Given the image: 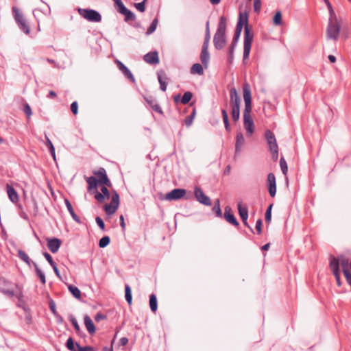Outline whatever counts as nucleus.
Returning <instances> with one entry per match:
<instances>
[{"instance_id":"obj_1","label":"nucleus","mask_w":351,"mask_h":351,"mask_svg":"<svg viewBox=\"0 0 351 351\" xmlns=\"http://www.w3.org/2000/svg\"><path fill=\"white\" fill-rule=\"evenodd\" d=\"M226 25L227 19L225 16L223 15L219 18L217 29L213 37L214 46L217 50L222 49L226 45Z\"/></svg>"},{"instance_id":"obj_2","label":"nucleus","mask_w":351,"mask_h":351,"mask_svg":"<svg viewBox=\"0 0 351 351\" xmlns=\"http://www.w3.org/2000/svg\"><path fill=\"white\" fill-rule=\"evenodd\" d=\"M12 10L14 20L20 30L25 34H29L30 32V27L28 25L22 12H21L19 9L15 6L12 7Z\"/></svg>"},{"instance_id":"obj_3","label":"nucleus","mask_w":351,"mask_h":351,"mask_svg":"<svg viewBox=\"0 0 351 351\" xmlns=\"http://www.w3.org/2000/svg\"><path fill=\"white\" fill-rule=\"evenodd\" d=\"M254 34L250 26L245 27L244 42H243V60L247 59L250 56Z\"/></svg>"},{"instance_id":"obj_4","label":"nucleus","mask_w":351,"mask_h":351,"mask_svg":"<svg viewBox=\"0 0 351 351\" xmlns=\"http://www.w3.org/2000/svg\"><path fill=\"white\" fill-rule=\"evenodd\" d=\"M120 204L119 195L116 190H112V195L110 204L104 206V210L107 215L110 216L116 213Z\"/></svg>"},{"instance_id":"obj_5","label":"nucleus","mask_w":351,"mask_h":351,"mask_svg":"<svg viewBox=\"0 0 351 351\" xmlns=\"http://www.w3.org/2000/svg\"><path fill=\"white\" fill-rule=\"evenodd\" d=\"M78 13L88 21L99 23L101 21V14L95 10L87 8H78Z\"/></svg>"},{"instance_id":"obj_6","label":"nucleus","mask_w":351,"mask_h":351,"mask_svg":"<svg viewBox=\"0 0 351 351\" xmlns=\"http://www.w3.org/2000/svg\"><path fill=\"white\" fill-rule=\"evenodd\" d=\"M340 32V25L335 19V21H333L330 18L329 19L328 25L327 27V37L330 39H333L335 40H337L339 38Z\"/></svg>"},{"instance_id":"obj_7","label":"nucleus","mask_w":351,"mask_h":351,"mask_svg":"<svg viewBox=\"0 0 351 351\" xmlns=\"http://www.w3.org/2000/svg\"><path fill=\"white\" fill-rule=\"evenodd\" d=\"M186 194V191L185 189L177 188L167 193L165 195V199L169 201H176L179 200L183 197H185L186 199H189L191 197H192L191 194L185 197Z\"/></svg>"},{"instance_id":"obj_8","label":"nucleus","mask_w":351,"mask_h":351,"mask_svg":"<svg viewBox=\"0 0 351 351\" xmlns=\"http://www.w3.org/2000/svg\"><path fill=\"white\" fill-rule=\"evenodd\" d=\"M241 97H239L235 87L230 89V106L231 110H240Z\"/></svg>"},{"instance_id":"obj_9","label":"nucleus","mask_w":351,"mask_h":351,"mask_svg":"<svg viewBox=\"0 0 351 351\" xmlns=\"http://www.w3.org/2000/svg\"><path fill=\"white\" fill-rule=\"evenodd\" d=\"M66 347L70 351H94L90 346L82 347L78 343H75L72 337H69L66 342Z\"/></svg>"},{"instance_id":"obj_10","label":"nucleus","mask_w":351,"mask_h":351,"mask_svg":"<svg viewBox=\"0 0 351 351\" xmlns=\"http://www.w3.org/2000/svg\"><path fill=\"white\" fill-rule=\"evenodd\" d=\"M194 195L195 198L199 203L205 206L211 205L212 203L210 197L204 194L201 188L196 186L195 188Z\"/></svg>"},{"instance_id":"obj_11","label":"nucleus","mask_w":351,"mask_h":351,"mask_svg":"<svg viewBox=\"0 0 351 351\" xmlns=\"http://www.w3.org/2000/svg\"><path fill=\"white\" fill-rule=\"evenodd\" d=\"M267 186L270 196L271 197H275L276 194V181L273 173H269L267 175Z\"/></svg>"},{"instance_id":"obj_12","label":"nucleus","mask_w":351,"mask_h":351,"mask_svg":"<svg viewBox=\"0 0 351 351\" xmlns=\"http://www.w3.org/2000/svg\"><path fill=\"white\" fill-rule=\"evenodd\" d=\"M223 217L227 222L232 226L235 227L239 226V223L232 213L231 208L228 206H226L224 208Z\"/></svg>"},{"instance_id":"obj_13","label":"nucleus","mask_w":351,"mask_h":351,"mask_svg":"<svg viewBox=\"0 0 351 351\" xmlns=\"http://www.w3.org/2000/svg\"><path fill=\"white\" fill-rule=\"evenodd\" d=\"M100 189L101 192H99L97 190L94 193V197L98 202L103 203L106 199L110 198V193L108 188L104 186H101Z\"/></svg>"},{"instance_id":"obj_14","label":"nucleus","mask_w":351,"mask_h":351,"mask_svg":"<svg viewBox=\"0 0 351 351\" xmlns=\"http://www.w3.org/2000/svg\"><path fill=\"white\" fill-rule=\"evenodd\" d=\"M62 244V241L58 238H48L47 239V245L49 250L51 253H56Z\"/></svg>"},{"instance_id":"obj_15","label":"nucleus","mask_w":351,"mask_h":351,"mask_svg":"<svg viewBox=\"0 0 351 351\" xmlns=\"http://www.w3.org/2000/svg\"><path fill=\"white\" fill-rule=\"evenodd\" d=\"M265 137L269 146V149H277L278 147L274 134L269 130L265 132Z\"/></svg>"},{"instance_id":"obj_16","label":"nucleus","mask_w":351,"mask_h":351,"mask_svg":"<svg viewBox=\"0 0 351 351\" xmlns=\"http://www.w3.org/2000/svg\"><path fill=\"white\" fill-rule=\"evenodd\" d=\"M143 60L149 64H158L160 62L158 53L157 51L148 52L143 56Z\"/></svg>"},{"instance_id":"obj_17","label":"nucleus","mask_w":351,"mask_h":351,"mask_svg":"<svg viewBox=\"0 0 351 351\" xmlns=\"http://www.w3.org/2000/svg\"><path fill=\"white\" fill-rule=\"evenodd\" d=\"M243 126L246 130V136H252L254 131V123L251 116L243 117Z\"/></svg>"},{"instance_id":"obj_18","label":"nucleus","mask_w":351,"mask_h":351,"mask_svg":"<svg viewBox=\"0 0 351 351\" xmlns=\"http://www.w3.org/2000/svg\"><path fill=\"white\" fill-rule=\"evenodd\" d=\"M116 63L119 69L122 72L124 76L129 79L132 83L135 82V78L130 70L120 60H117Z\"/></svg>"},{"instance_id":"obj_19","label":"nucleus","mask_w":351,"mask_h":351,"mask_svg":"<svg viewBox=\"0 0 351 351\" xmlns=\"http://www.w3.org/2000/svg\"><path fill=\"white\" fill-rule=\"evenodd\" d=\"M144 99L146 103L148 104L149 107L151 108L154 112H158L162 115L163 114V111L161 107L153 97L149 96L144 97Z\"/></svg>"},{"instance_id":"obj_20","label":"nucleus","mask_w":351,"mask_h":351,"mask_svg":"<svg viewBox=\"0 0 351 351\" xmlns=\"http://www.w3.org/2000/svg\"><path fill=\"white\" fill-rule=\"evenodd\" d=\"M86 182L88 183V191L91 193L94 194L95 192H97V186L99 185V181L97 180V178L95 176H90L86 178Z\"/></svg>"},{"instance_id":"obj_21","label":"nucleus","mask_w":351,"mask_h":351,"mask_svg":"<svg viewBox=\"0 0 351 351\" xmlns=\"http://www.w3.org/2000/svg\"><path fill=\"white\" fill-rule=\"evenodd\" d=\"M200 60L204 66V69H207L208 66V63L210 60V53L208 51V47H202V51L200 53Z\"/></svg>"},{"instance_id":"obj_22","label":"nucleus","mask_w":351,"mask_h":351,"mask_svg":"<svg viewBox=\"0 0 351 351\" xmlns=\"http://www.w3.org/2000/svg\"><path fill=\"white\" fill-rule=\"evenodd\" d=\"M6 191L10 200L12 203L15 204L18 202L19 199L18 193L12 185L9 184H6Z\"/></svg>"},{"instance_id":"obj_23","label":"nucleus","mask_w":351,"mask_h":351,"mask_svg":"<svg viewBox=\"0 0 351 351\" xmlns=\"http://www.w3.org/2000/svg\"><path fill=\"white\" fill-rule=\"evenodd\" d=\"M243 97L244 103H250L252 102V91L251 87L249 83L245 82L243 84Z\"/></svg>"},{"instance_id":"obj_24","label":"nucleus","mask_w":351,"mask_h":351,"mask_svg":"<svg viewBox=\"0 0 351 351\" xmlns=\"http://www.w3.org/2000/svg\"><path fill=\"white\" fill-rule=\"evenodd\" d=\"M330 269L332 271L333 274H337L340 273L339 269V261L334 256H331L330 258V263H329Z\"/></svg>"},{"instance_id":"obj_25","label":"nucleus","mask_w":351,"mask_h":351,"mask_svg":"<svg viewBox=\"0 0 351 351\" xmlns=\"http://www.w3.org/2000/svg\"><path fill=\"white\" fill-rule=\"evenodd\" d=\"M244 143H245V138H244L243 134L241 132H237V136H236V143H235V154H238L240 152Z\"/></svg>"},{"instance_id":"obj_26","label":"nucleus","mask_w":351,"mask_h":351,"mask_svg":"<svg viewBox=\"0 0 351 351\" xmlns=\"http://www.w3.org/2000/svg\"><path fill=\"white\" fill-rule=\"evenodd\" d=\"M64 203H65L66 207L68 211L69 212L71 216L72 217L73 219L77 223H82L81 219L75 214L70 201L67 198H65Z\"/></svg>"},{"instance_id":"obj_27","label":"nucleus","mask_w":351,"mask_h":351,"mask_svg":"<svg viewBox=\"0 0 351 351\" xmlns=\"http://www.w3.org/2000/svg\"><path fill=\"white\" fill-rule=\"evenodd\" d=\"M84 325L86 328V330L90 335H93L96 331L95 326L91 319V318L88 315H86L84 317Z\"/></svg>"},{"instance_id":"obj_28","label":"nucleus","mask_w":351,"mask_h":351,"mask_svg":"<svg viewBox=\"0 0 351 351\" xmlns=\"http://www.w3.org/2000/svg\"><path fill=\"white\" fill-rule=\"evenodd\" d=\"M243 27L246 26H250L248 24V15L246 12L242 13L240 12L239 15L238 21L236 26H239Z\"/></svg>"},{"instance_id":"obj_29","label":"nucleus","mask_w":351,"mask_h":351,"mask_svg":"<svg viewBox=\"0 0 351 351\" xmlns=\"http://www.w3.org/2000/svg\"><path fill=\"white\" fill-rule=\"evenodd\" d=\"M32 265L34 267L36 274L39 278L40 282L43 285H45L46 278H45V275L44 272L38 267L36 263L32 262Z\"/></svg>"},{"instance_id":"obj_30","label":"nucleus","mask_w":351,"mask_h":351,"mask_svg":"<svg viewBox=\"0 0 351 351\" xmlns=\"http://www.w3.org/2000/svg\"><path fill=\"white\" fill-rule=\"evenodd\" d=\"M70 321H71L73 326L74 327L76 333L80 337H86V334L82 331V330L80 327V325L77 323V319L73 316H72V315L70 316Z\"/></svg>"},{"instance_id":"obj_31","label":"nucleus","mask_w":351,"mask_h":351,"mask_svg":"<svg viewBox=\"0 0 351 351\" xmlns=\"http://www.w3.org/2000/svg\"><path fill=\"white\" fill-rule=\"evenodd\" d=\"M237 209H238V212L241 217V220L243 221V220L247 219L248 210H247V207L243 206L241 203L240 202L237 204Z\"/></svg>"},{"instance_id":"obj_32","label":"nucleus","mask_w":351,"mask_h":351,"mask_svg":"<svg viewBox=\"0 0 351 351\" xmlns=\"http://www.w3.org/2000/svg\"><path fill=\"white\" fill-rule=\"evenodd\" d=\"M18 256L24 261L29 267H31L32 262L29 258V256L26 254V252L22 250H19L17 252Z\"/></svg>"},{"instance_id":"obj_33","label":"nucleus","mask_w":351,"mask_h":351,"mask_svg":"<svg viewBox=\"0 0 351 351\" xmlns=\"http://www.w3.org/2000/svg\"><path fill=\"white\" fill-rule=\"evenodd\" d=\"M221 114H222V118H223V121L224 123L225 129L228 132H230L231 131V128H230V122H229L227 110L223 108L221 109Z\"/></svg>"},{"instance_id":"obj_34","label":"nucleus","mask_w":351,"mask_h":351,"mask_svg":"<svg viewBox=\"0 0 351 351\" xmlns=\"http://www.w3.org/2000/svg\"><path fill=\"white\" fill-rule=\"evenodd\" d=\"M149 306L153 313H155L158 309V302L156 295L152 293L149 295Z\"/></svg>"},{"instance_id":"obj_35","label":"nucleus","mask_w":351,"mask_h":351,"mask_svg":"<svg viewBox=\"0 0 351 351\" xmlns=\"http://www.w3.org/2000/svg\"><path fill=\"white\" fill-rule=\"evenodd\" d=\"M210 39V34L209 21H207L206 23L205 36H204V40L202 46L208 47Z\"/></svg>"},{"instance_id":"obj_36","label":"nucleus","mask_w":351,"mask_h":351,"mask_svg":"<svg viewBox=\"0 0 351 351\" xmlns=\"http://www.w3.org/2000/svg\"><path fill=\"white\" fill-rule=\"evenodd\" d=\"M203 67L204 66L202 64H200L199 63H195L191 68V73L201 75L204 73Z\"/></svg>"},{"instance_id":"obj_37","label":"nucleus","mask_w":351,"mask_h":351,"mask_svg":"<svg viewBox=\"0 0 351 351\" xmlns=\"http://www.w3.org/2000/svg\"><path fill=\"white\" fill-rule=\"evenodd\" d=\"M125 298L129 305L132 304V289L129 285H125Z\"/></svg>"},{"instance_id":"obj_38","label":"nucleus","mask_w":351,"mask_h":351,"mask_svg":"<svg viewBox=\"0 0 351 351\" xmlns=\"http://www.w3.org/2000/svg\"><path fill=\"white\" fill-rule=\"evenodd\" d=\"M69 291L72 294V295L76 299L81 298V291L78 289V287L69 285L68 286Z\"/></svg>"},{"instance_id":"obj_39","label":"nucleus","mask_w":351,"mask_h":351,"mask_svg":"<svg viewBox=\"0 0 351 351\" xmlns=\"http://www.w3.org/2000/svg\"><path fill=\"white\" fill-rule=\"evenodd\" d=\"M193 95V93L190 91L185 92L181 98L180 103L184 105L189 104L191 100Z\"/></svg>"},{"instance_id":"obj_40","label":"nucleus","mask_w":351,"mask_h":351,"mask_svg":"<svg viewBox=\"0 0 351 351\" xmlns=\"http://www.w3.org/2000/svg\"><path fill=\"white\" fill-rule=\"evenodd\" d=\"M123 15L125 16V21H134L136 20V15L130 10H127Z\"/></svg>"},{"instance_id":"obj_41","label":"nucleus","mask_w":351,"mask_h":351,"mask_svg":"<svg viewBox=\"0 0 351 351\" xmlns=\"http://www.w3.org/2000/svg\"><path fill=\"white\" fill-rule=\"evenodd\" d=\"M110 238L109 236H104L99 241V247L100 248H104L110 244Z\"/></svg>"},{"instance_id":"obj_42","label":"nucleus","mask_w":351,"mask_h":351,"mask_svg":"<svg viewBox=\"0 0 351 351\" xmlns=\"http://www.w3.org/2000/svg\"><path fill=\"white\" fill-rule=\"evenodd\" d=\"M273 23L275 25H280L282 24V13L280 10H277L273 17Z\"/></svg>"},{"instance_id":"obj_43","label":"nucleus","mask_w":351,"mask_h":351,"mask_svg":"<svg viewBox=\"0 0 351 351\" xmlns=\"http://www.w3.org/2000/svg\"><path fill=\"white\" fill-rule=\"evenodd\" d=\"M213 211L216 214V216L218 217H222V212L220 208L219 199H217L213 207Z\"/></svg>"},{"instance_id":"obj_44","label":"nucleus","mask_w":351,"mask_h":351,"mask_svg":"<svg viewBox=\"0 0 351 351\" xmlns=\"http://www.w3.org/2000/svg\"><path fill=\"white\" fill-rule=\"evenodd\" d=\"M272 207H273V204H270L267 210H266V212H265V221L267 223L269 224L271 223V210H272Z\"/></svg>"},{"instance_id":"obj_45","label":"nucleus","mask_w":351,"mask_h":351,"mask_svg":"<svg viewBox=\"0 0 351 351\" xmlns=\"http://www.w3.org/2000/svg\"><path fill=\"white\" fill-rule=\"evenodd\" d=\"M280 167L282 173L286 176L288 172V167L287 162L283 156H282L280 159Z\"/></svg>"},{"instance_id":"obj_46","label":"nucleus","mask_w":351,"mask_h":351,"mask_svg":"<svg viewBox=\"0 0 351 351\" xmlns=\"http://www.w3.org/2000/svg\"><path fill=\"white\" fill-rule=\"evenodd\" d=\"M158 22V21L157 19H154L152 21V23L150 24L149 27H148V29L146 32L147 35H150L155 32L156 27H157Z\"/></svg>"},{"instance_id":"obj_47","label":"nucleus","mask_w":351,"mask_h":351,"mask_svg":"<svg viewBox=\"0 0 351 351\" xmlns=\"http://www.w3.org/2000/svg\"><path fill=\"white\" fill-rule=\"evenodd\" d=\"M0 292L8 297L12 298L14 295V291L12 289H7L4 287H0Z\"/></svg>"},{"instance_id":"obj_48","label":"nucleus","mask_w":351,"mask_h":351,"mask_svg":"<svg viewBox=\"0 0 351 351\" xmlns=\"http://www.w3.org/2000/svg\"><path fill=\"white\" fill-rule=\"evenodd\" d=\"M342 267L343 273L344 274V270H349L350 261L349 259L345 257H342L339 262V264Z\"/></svg>"},{"instance_id":"obj_49","label":"nucleus","mask_w":351,"mask_h":351,"mask_svg":"<svg viewBox=\"0 0 351 351\" xmlns=\"http://www.w3.org/2000/svg\"><path fill=\"white\" fill-rule=\"evenodd\" d=\"M94 174L98 177L97 180H101L107 176L106 171L103 167H100L98 171H94Z\"/></svg>"},{"instance_id":"obj_50","label":"nucleus","mask_w":351,"mask_h":351,"mask_svg":"<svg viewBox=\"0 0 351 351\" xmlns=\"http://www.w3.org/2000/svg\"><path fill=\"white\" fill-rule=\"evenodd\" d=\"M252 102L245 103V108L243 110V117H250V113L252 112Z\"/></svg>"},{"instance_id":"obj_51","label":"nucleus","mask_w":351,"mask_h":351,"mask_svg":"<svg viewBox=\"0 0 351 351\" xmlns=\"http://www.w3.org/2000/svg\"><path fill=\"white\" fill-rule=\"evenodd\" d=\"M242 29H243V27H240V25L236 26L234 34V36L232 38L233 40L239 42Z\"/></svg>"},{"instance_id":"obj_52","label":"nucleus","mask_w":351,"mask_h":351,"mask_svg":"<svg viewBox=\"0 0 351 351\" xmlns=\"http://www.w3.org/2000/svg\"><path fill=\"white\" fill-rule=\"evenodd\" d=\"M98 181H99V184H100L101 186H104L106 187H111L112 186L111 181L108 178V176H106L105 178H104L102 180H98Z\"/></svg>"},{"instance_id":"obj_53","label":"nucleus","mask_w":351,"mask_h":351,"mask_svg":"<svg viewBox=\"0 0 351 351\" xmlns=\"http://www.w3.org/2000/svg\"><path fill=\"white\" fill-rule=\"evenodd\" d=\"M98 181H99V184H100L101 186H104L106 187H111L112 186L111 181L108 178V176H106L105 178H104L102 180H98Z\"/></svg>"},{"instance_id":"obj_54","label":"nucleus","mask_w":351,"mask_h":351,"mask_svg":"<svg viewBox=\"0 0 351 351\" xmlns=\"http://www.w3.org/2000/svg\"><path fill=\"white\" fill-rule=\"evenodd\" d=\"M157 76L160 84L161 82H165V80L167 79L166 73L163 70L158 71L157 72Z\"/></svg>"},{"instance_id":"obj_55","label":"nucleus","mask_w":351,"mask_h":351,"mask_svg":"<svg viewBox=\"0 0 351 351\" xmlns=\"http://www.w3.org/2000/svg\"><path fill=\"white\" fill-rule=\"evenodd\" d=\"M95 221H96L97 225L99 226V228L102 231L106 230L105 223H104V220L100 217H99V216L96 217Z\"/></svg>"},{"instance_id":"obj_56","label":"nucleus","mask_w":351,"mask_h":351,"mask_svg":"<svg viewBox=\"0 0 351 351\" xmlns=\"http://www.w3.org/2000/svg\"><path fill=\"white\" fill-rule=\"evenodd\" d=\"M24 113L26 114L27 118H29L31 115L32 114V111L30 106L27 103H25L23 104V109Z\"/></svg>"},{"instance_id":"obj_57","label":"nucleus","mask_w":351,"mask_h":351,"mask_svg":"<svg viewBox=\"0 0 351 351\" xmlns=\"http://www.w3.org/2000/svg\"><path fill=\"white\" fill-rule=\"evenodd\" d=\"M147 0H143L140 3L134 4L135 8L141 12H143L145 10V3Z\"/></svg>"},{"instance_id":"obj_58","label":"nucleus","mask_w":351,"mask_h":351,"mask_svg":"<svg viewBox=\"0 0 351 351\" xmlns=\"http://www.w3.org/2000/svg\"><path fill=\"white\" fill-rule=\"evenodd\" d=\"M49 308L50 311H51V313L54 315L58 314V312L56 311V305L55 302L53 300H51L49 301Z\"/></svg>"},{"instance_id":"obj_59","label":"nucleus","mask_w":351,"mask_h":351,"mask_svg":"<svg viewBox=\"0 0 351 351\" xmlns=\"http://www.w3.org/2000/svg\"><path fill=\"white\" fill-rule=\"evenodd\" d=\"M43 256H45V258H46V260L47 261V262L49 263V265L51 267L56 265V263L53 260L51 256L48 252H43Z\"/></svg>"},{"instance_id":"obj_60","label":"nucleus","mask_w":351,"mask_h":351,"mask_svg":"<svg viewBox=\"0 0 351 351\" xmlns=\"http://www.w3.org/2000/svg\"><path fill=\"white\" fill-rule=\"evenodd\" d=\"M231 115L234 122H237L240 118V110H231Z\"/></svg>"},{"instance_id":"obj_61","label":"nucleus","mask_w":351,"mask_h":351,"mask_svg":"<svg viewBox=\"0 0 351 351\" xmlns=\"http://www.w3.org/2000/svg\"><path fill=\"white\" fill-rule=\"evenodd\" d=\"M262 225L263 221L261 219H258L256 223V230L258 234H261L262 233Z\"/></svg>"},{"instance_id":"obj_62","label":"nucleus","mask_w":351,"mask_h":351,"mask_svg":"<svg viewBox=\"0 0 351 351\" xmlns=\"http://www.w3.org/2000/svg\"><path fill=\"white\" fill-rule=\"evenodd\" d=\"M71 110L73 114H77L78 112V104L77 101H75L71 104Z\"/></svg>"},{"instance_id":"obj_63","label":"nucleus","mask_w":351,"mask_h":351,"mask_svg":"<svg viewBox=\"0 0 351 351\" xmlns=\"http://www.w3.org/2000/svg\"><path fill=\"white\" fill-rule=\"evenodd\" d=\"M116 8L121 14H123L128 10V8L124 5L123 2L117 5L116 6Z\"/></svg>"},{"instance_id":"obj_64","label":"nucleus","mask_w":351,"mask_h":351,"mask_svg":"<svg viewBox=\"0 0 351 351\" xmlns=\"http://www.w3.org/2000/svg\"><path fill=\"white\" fill-rule=\"evenodd\" d=\"M344 276L347 282L351 286V272L350 270H344Z\"/></svg>"}]
</instances>
